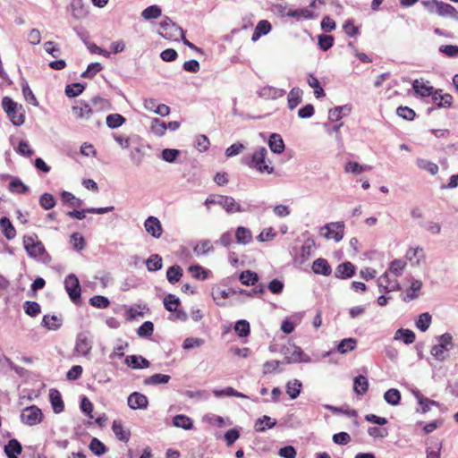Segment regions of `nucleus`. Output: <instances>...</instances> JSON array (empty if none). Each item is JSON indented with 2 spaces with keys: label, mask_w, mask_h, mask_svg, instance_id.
Listing matches in <instances>:
<instances>
[{
  "label": "nucleus",
  "mask_w": 458,
  "mask_h": 458,
  "mask_svg": "<svg viewBox=\"0 0 458 458\" xmlns=\"http://www.w3.org/2000/svg\"><path fill=\"white\" fill-rule=\"evenodd\" d=\"M267 153L265 147H259L251 155L244 156L242 158V163L259 173L271 174L274 173V167L270 165L269 161L267 162Z\"/></svg>",
  "instance_id": "f257e3e1"
},
{
  "label": "nucleus",
  "mask_w": 458,
  "mask_h": 458,
  "mask_svg": "<svg viewBox=\"0 0 458 458\" xmlns=\"http://www.w3.org/2000/svg\"><path fill=\"white\" fill-rule=\"evenodd\" d=\"M23 245L28 255L40 262L47 264L51 261L50 255L47 252L45 246L39 241H37V235L25 236Z\"/></svg>",
  "instance_id": "f03ea898"
},
{
  "label": "nucleus",
  "mask_w": 458,
  "mask_h": 458,
  "mask_svg": "<svg viewBox=\"0 0 458 458\" xmlns=\"http://www.w3.org/2000/svg\"><path fill=\"white\" fill-rule=\"evenodd\" d=\"M282 353L287 363L311 362L309 355L304 353L301 347L294 344H288L282 348Z\"/></svg>",
  "instance_id": "7ed1b4c3"
},
{
  "label": "nucleus",
  "mask_w": 458,
  "mask_h": 458,
  "mask_svg": "<svg viewBox=\"0 0 458 458\" xmlns=\"http://www.w3.org/2000/svg\"><path fill=\"white\" fill-rule=\"evenodd\" d=\"M158 33L166 39L178 40L184 33L183 30L166 17L159 26Z\"/></svg>",
  "instance_id": "20e7f679"
},
{
  "label": "nucleus",
  "mask_w": 458,
  "mask_h": 458,
  "mask_svg": "<svg viewBox=\"0 0 458 458\" xmlns=\"http://www.w3.org/2000/svg\"><path fill=\"white\" fill-rule=\"evenodd\" d=\"M42 418L43 414L41 410L35 405L26 407L22 410L21 414V421L28 426H35L40 423Z\"/></svg>",
  "instance_id": "39448f33"
},
{
  "label": "nucleus",
  "mask_w": 458,
  "mask_h": 458,
  "mask_svg": "<svg viewBox=\"0 0 458 458\" xmlns=\"http://www.w3.org/2000/svg\"><path fill=\"white\" fill-rule=\"evenodd\" d=\"M64 288L70 299L76 303L81 298V285L78 277L74 274H70L65 277Z\"/></svg>",
  "instance_id": "423d86ee"
},
{
  "label": "nucleus",
  "mask_w": 458,
  "mask_h": 458,
  "mask_svg": "<svg viewBox=\"0 0 458 458\" xmlns=\"http://www.w3.org/2000/svg\"><path fill=\"white\" fill-rule=\"evenodd\" d=\"M320 235L339 242L344 236V225L341 223H330L320 229Z\"/></svg>",
  "instance_id": "0eeeda50"
},
{
  "label": "nucleus",
  "mask_w": 458,
  "mask_h": 458,
  "mask_svg": "<svg viewBox=\"0 0 458 458\" xmlns=\"http://www.w3.org/2000/svg\"><path fill=\"white\" fill-rule=\"evenodd\" d=\"M377 286L380 293H388L400 289V284L396 278H391L388 272H385L377 278Z\"/></svg>",
  "instance_id": "6e6552de"
},
{
  "label": "nucleus",
  "mask_w": 458,
  "mask_h": 458,
  "mask_svg": "<svg viewBox=\"0 0 458 458\" xmlns=\"http://www.w3.org/2000/svg\"><path fill=\"white\" fill-rule=\"evenodd\" d=\"M405 259L409 260L413 267L421 266L426 260V252L420 246L410 247L405 253Z\"/></svg>",
  "instance_id": "1a4fd4ad"
},
{
  "label": "nucleus",
  "mask_w": 458,
  "mask_h": 458,
  "mask_svg": "<svg viewBox=\"0 0 458 458\" xmlns=\"http://www.w3.org/2000/svg\"><path fill=\"white\" fill-rule=\"evenodd\" d=\"M114 208L113 206L106 207V208H86V209H82V210L69 211V212H67V216L72 218L82 220L85 218L86 213L102 215V214H106V213H108V212L114 210Z\"/></svg>",
  "instance_id": "9d476101"
},
{
  "label": "nucleus",
  "mask_w": 458,
  "mask_h": 458,
  "mask_svg": "<svg viewBox=\"0 0 458 458\" xmlns=\"http://www.w3.org/2000/svg\"><path fill=\"white\" fill-rule=\"evenodd\" d=\"M146 231L154 238L158 239L163 233L160 221L156 216H148L144 223Z\"/></svg>",
  "instance_id": "9b49d317"
},
{
  "label": "nucleus",
  "mask_w": 458,
  "mask_h": 458,
  "mask_svg": "<svg viewBox=\"0 0 458 458\" xmlns=\"http://www.w3.org/2000/svg\"><path fill=\"white\" fill-rule=\"evenodd\" d=\"M127 403L132 410L146 409L148 405V401L146 395L139 392H133L128 396Z\"/></svg>",
  "instance_id": "f8f14e48"
},
{
  "label": "nucleus",
  "mask_w": 458,
  "mask_h": 458,
  "mask_svg": "<svg viewBox=\"0 0 458 458\" xmlns=\"http://www.w3.org/2000/svg\"><path fill=\"white\" fill-rule=\"evenodd\" d=\"M219 206L227 213L242 212V207L233 197L221 195Z\"/></svg>",
  "instance_id": "ddd939ff"
},
{
  "label": "nucleus",
  "mask_w": 458,
  "mask_h": 458,
  "mask_svg": "<svg viewBox=\"0 0 458 458\" xmlns=\"http://www.w3.org/2000/svg\"><path fill=\"white\" fill-rule=\"evenodd\" d=\"M91 342L85 334H80L77 336L75 351L83 355L87 356L91 350Z\"/></svg>",
  "instance_id": "4468645a"
},
{
  "label": "nucleus",
  "mask_w": 458,
  "mask_h": 458,
  "mask_svg": "<svg viewBox=\"0 0 458 458\" xmlns=\"http://www.w3.org/2000/svg\"><path fill=\"white\" fill-rule=\"evenodd\" d=\"M125 364L134 369L148 368L149 361L140 355H128L124 360Z\"/></svg>",
  "instance_id": "2eb2a0df"
},
{
  "label": "nucleus",
  "mask_w": 458,
  "mask_h": 458,
  "mask_svg": "<svg viewBox=\"0 0 458 458\" xmlns=\"http://www.w3.org/2000/svg\"><path fill=\"white\" fill-rule=\"evenodd\" d=\"M72 15L74 19L79 20L87 16L88 6L82 0H72L71 4Z\"/></svg>",
  "instance_id": "dca6fc26"
},
{
  "label": "nucleus",
  "mask_w": 458,
  "mask_h": 458,
  "mask_svg": "<svg viewBox=\"0 0 458 458\" xmlns=\"http://www.w3.org/2000/svg\"><path fill=\"white\" fill-rule=\"evenodd\" d=\"M272 26L267 20H261L258 22L254 32L251 37L253 42L258 41L261 36L267 35L270 32Z\"/></svg>",
  "instance_id": "f3484780"
},
{
  "label": "nucleus",
  "mask_w": 458,
  "mask_h": 458,
  "mask_svg": "<svg viewBox=\"0 0 458 458\" xmlns=\"http://www.w3.org/2000/svg\"><path fill=\"white\" fill-rule=\"evenodd\" d=\"M285 91L282 89L275 88L272 86H266L260 89L259 95L261 98L267 99H276L284 95Z\"/></svg>",
  "instance_id": "a211bd4d"
},
{
  "label": "nucleus",
  "mask_w": 458,
  "mask_h": 458,
  "mask_svg": "<svg viewBox=\"0 0 458 458\" xmlns=\"http://www.w3.org/2000/svg\"><path fill=\"white\" fill-rule=\"evenodd\" d=\"M344 125V122L342 123H332V122H327L324 123V128L327 134L331 137H334L335 140L338 141L339 144H341V129Z\"/></svg>",
  "instance_id": "6ab92c4d"
},
{
  "label": "nucleus",
  "mask_w": 458,
  "mask_h": 458,
  "mask_svg": "<svg viewBox=\"0 0 458 458\" xmlns=\"http://www.w3.org/2000/svg\"><path fill=\"white\" fill-rule=\"evenodd\" d=\"M437 13L440 16H448L452 18H458V12L449 4L438 1L437 4Z\"/></svg>",
  "instance_id": "aec40b11"
},
{
  "label": "nucleus",
  "mask_w": 458,
  "mask_h": 458,
  "mask_svg": "<svg viewBox=\"0 0 458 458\" xmlns=\"http://www.w3.org/2000/svg\"><path fill=\"white\" fill-rule=\"evenodd\" d=\"M268 146L272 152L276 154H281L284 150V143L282 137L277 133H272L269 140Z\"/></svg>",
  "instance_id": "412c9836"
},
{
  "label": "nucleus",
  "mask_w": 458,
  "mask_h": 458,
  "mask_svg": "<svg viewBox=\"0 0 458 458\" xmlns=\"http://www.w3.org/2000/svg\"><path fill=\"white\" fill-rule=\"evenodd\" d=\"M73 114L81 119H89L90 114L93 113L89 106L85 102H79L72 106Z\"/></svg>",
  "instance_id": "4be33fe9"
},
{
  "label": "nucleus",
  "mask_w": 458,
  "mask_h": 458,
  "mask_svg": "<svg viewBox=\"0 0 458 458\" xmlns=\"http://www.w3.org/2000/svg\"><path fill=\"white\" fill-rule=\"evenodd\" d=\"M276 425V420L269 416L264 415L259 418L255 422V430L257 432H264L266 429L272 428Z\"/></svg>",
  "instance_id": "5701e85b"
},
{
  "label": "nucleus",
  "mask_w": 458,
  "mask_h": 458,
  "mask_svg": "<svg viewBox=\"0 0 458 458\" xmlns=\"http://www.w3.org/2000/svg\"><path fill=\"white\" fill-rule=\"evenodd\" d=\"M414 91L421 96H430L433 92V87L428 82H424L422 80H415L412 84Z\"/></svg>",
  "instance_id": "b1692460"
},
{
  "label": "nucleus",
  "mask_w": 458,
  "mask_h": 458,
  "mask_svg": "<svg viewBox=\"0 0 458 458\" xmlns=\"http://www.w3.org/2000/svg\"><path fill=\"white\" fill-rule=\"evenodd\" d=\"M0 228L7 240H13L16 236V230L11 221L4 216L0 219Z\"/></svg>",
  "instance_id": "393cba45"
},
{
  "label": "nucleus",
  "mask_w": 458,
  "mask_h": 458,
  "mask_svg": "<svg viewBox=\"0 0 458 458\" xmlns=\"http://www.w3.org/2000/svg\"><path fill=\"white\" fill-rule=\"evenodd\" d=\"M235 239L239 244H249L252 241L250 230L243 226H239L235 231Z\"/></svg>",
  "instance_id": "a878e982"
},
{
  "label": "nucleus",
  "mask_w": 458,
  "mask_h": 458,
  "mask_svg": "<svg viewBox=\"0 0 458 458\" xmlns=\"http://www.w3.org/2000/svg\"><path fill=\"white\" fill-rule=\"evenodd\" d=\"M394 339L410 344L415 341V334L410 329L400 328L395 332Z\"/></svg>",
  "instance_id": "bb28decb"
},
{
  "label": "nucleus",
  "mask_w": 458,
  "mask_h": 458,
  "mask_svg": "<svg viewBox=\"0 0 458 458\" xmlns=\"http://www.w3.org/2000/svg\"><path fill=\"white\" fill-rule=\"evenodd\" d=\"M302 101V90L300 88H293L288 94V107L293 110Z\"/></svg>",
  "instance_id": "cd10ccee"
},
{
  "label": "nucleus",
  "mask_w": 458,
  "mask_h": 458,
  "mask_svg": "<svg viewBox=\"0 0 458 458\" xmlns=\"http://www.w3.org/2000/svg\"><path fill=\"white\" fill-rule=\"evenodd\" d=\"M412 394L418 400V403L420 406V411L423 413L428 412L430 410L431 405H437V402L424 397L418 390H412Z\"/></svg>",
  "instance_id": "c85d7f7f"
},
{
  "label": "nucleus",
  "mask_w": 458,
  "mask_h": 458,
  "mask_svg": "<svg viewBox=\"0 0 458 458\" xmlns=\"http://www.w3.org/2000/svg\"><path fill=\"white\" fill-rule=\"evenodd\" d=\"M49 397L54 411L55 413L62 412L64 405L60 393L55 389H52L50 390Z\"/></svg>",
  "instance_id": "c756f323"
},
{
  "label": "nucleus",
  "mask_w": 458,
  "mask_h": 458,
  "mask_svg": "<svg viewBox=\"0 0 458 458\" xmlns=\"http://www.w3.org/2000/svg\"><path fill=\"white\" fill-rule=\"evenodd\" d=\"M312 270L316 274L328 276L331 273V267L328 262L324 259H318L313 262Z\"/></svg>",
  "instance_id": "7c9ffc66"
},
{
  "label": "nucleus",
  "mask_w": 458,
  "mask_h": 458,
  "mask_svg": "<svg viewBox=\"0 0 458 458\" xmlns=\"http://www.w3.org/2000/svg\"><path fill=\"white\" fill-rule=\"evenodd\" d=\"M173 425L176 428H182L189 430L193 428V423L191 418L186 415L179 414L174 417Z\"/></svg>",
  "instance_id": "2f4dec72"
},
{
  "label": "nucleus",
  "mask_w": 458,
  "mask_h": 458,
  "mask_svg": "<svg viewBox=\"0 0 458 458\" xmlns=\"http://www.w3.org/2000/svg\"><path fill=\"white\" fill-rule=\"evenodd\" d=\"M406 262L403 259H394L388 267V273L395 277L401 276L406 267Z\"/></svg>",
  "instance_id": "473e14b6"
},
{
  "label": "nucleus",
  "mask_w": 458,
  "mask_h": 458,
  "mask_svg": "<svg viewBox=\"0 0 458 458\" xmlns=\"http://www.w3.org/2000/svg\"><path fill=\"white\" fill-rule=\"evenodd\" d=\"M416 164L420 169L428 172L431 175L438 173V165L425 158H417Z\"/></svg>",
  "instance_id": "72a5a7b5"
},
{
  "label": "nucleus",
  "mask_w": 458,
  "mask_h": 458,
  "mask_svg": "<svg viewBox=\"0 0 458 458\" xmlns=\"http://www.w3.org/2000/svg\"><path fill=\"white\" fill-rule=\"evenodd\" d=\"M112 429L116 437L123 442H127L130 437V432L125 430L121 421L114 420L112 425Z\"/></svg>",
  "instance_id": "f704fd0d"
},
{
  "label": "nucleus",
  "mask_w": 458,
  "mask_h": 458,
  "mask_svg": "<svg viewBox=\"0 0 458 458\" xmlns=\"http://www.w3.org/2000/svg\"><path fill=\"white\" fill-rule=\"evenodd\" d=\"M22 452V446L21 443L15 439L13 438L8 441L7 445L4 446V453L8 455H19Z\"/></svg>",
  "instance_id": "c9c22d12"
},
{
  "label": "nucleus",
  "mask_w": 458,
  "mask_h": 458,
  "mask_svg": "<svg viewBox=\"0 0 458 458\" xmlns=\"http://www.w3.org/2000/svg\"><path fill=\"white\" fill-rule=\"evenodd\" d=\"M369 386L368 379L364 376H358L353 380V390L357 394H363Z\"/></svg>",
  "instance_id": "e433bc0d"
},
{
  "label": "nucleus",
  "mask_w": 458,
  "mask_h": 458,
  "mask_svg": "<svg viewBox=\"0 0 458 458\" xmlns=\"http://www.w3.org/2000/svg\"><path fill=\"white\" fill-rule=\"evenodd\" d=\"M171 379V377L169 375L165 374H154L150 377H148L144 379L143 383L144 385L149 386V385H160V384H166Z\"/></svg>",
  "instance_id": "4c0bfd02"
},
{
  "label": "nucleus",
  "mask_w": 458,
  "mask_h": 458,
  "mask_svg": "<svg viewBox=\"0 0 458 458\" xmlns=\"http://www.w3.org/2000/svg\"><path fill=\"white\" fill-rule=\"evenodd\" d=\"M302 384L298 379H293L286 384V393L289 394L291 399H295L301 393Z\"/></svg>",
  "instance_id": "58836bf2"
},
{
  "label": "nucleus",
  "mask_w": 458,
  "mask_h": 458,
  "mask_svg": "<svg viewBox=\"0 0 458 458\" xmlns=\"http://www.w3.org/2000/svg\"><path fill=\"white\" fill-rule=\"evenodd\" d=\"M370 165H361L357 162L345 163V173H352L353 174H360L363 172L370 171Z\"/></svg>",
  "instance_id": "ea45409f"
},
{
  "label": "nucleus",
  "mask_w": 458,
  "mask_h": 458,
  "mask_svg": "<svg viewBox=\"0 0 458 458\" xmlns=\"http://www.w3.org/2000/svg\"><path fill=\"white\" fill-rule=\"evenodd\" d=\"M182 276V269L179 266H172L166 271V278L171 284L180 281Z\"/></svg>",
  "instance_id": "a19ab883"
},
{
  "label": "nucleus",
  "mask_w": 458,
  "mask_h": 458,
  "mask_svg": "<svg viewBox=\"0 0 458 458\" xmlns=\"http://www.w3.org/2000/svg\"><path fill=\"white\" fill-rule=\"evenodd\" d=\"M106 125L111 129L122 126L125 123V118L119 114H111L106 116Z\"/></svg>",
  "instance_id": "79ce46f5"
},
{
  "label": "nucleus",
  "mask_w": 458,
  "mask_h": 458,
  "mask_svg": "<svg viewBox=\"0 0 458 458\" xmlns=\"http://www.w3.org/2000/svg\"><path fill=\"white\" fill-rule=\"evenodd\" d=\"M239 279L242 284L254 285L259 277L257 273L250 270H245L241 273Z\"/></svg>",
  "instance_id": "37998d69"
},
{
  "label": "nucleus",
  "mask_w": 458,
  "mask_h": 458,
  "mask_svg": "<svg viewBox=\"0 0 458 458\" xmlns=\"http://www.w3.org/2000/svg\"><path fill=\"white\" fill-rule=\"evenodd\" d=\"M213 394L216 397L235 396V397H239V398H248L247 395H245L244 394H242L241 392L236 391L235 389H233L231 386H228L223 390H214Z\"/></svg>",
  "instance_id": "c03bdc74"
},
{
  "label": "nucleus",
  "mask_w": 458,
  "mask_h": 458,
  "mask_svg": "<svg viewBox=\"0 0 458 458\" xmlns=\"http://www.w3.org/2000/svg\"><path fill=\"white\" fill-rule=\"evenodd\" d=\"M90 451L98 455L101 456L107 451L106 445L98 440L97 437H93L89 445Z\"/></svg>",
  "instance_id": "a18cd8bd"
},
{
  "label": "nucleus",
  "mask_w": 458,
  "mask_h": 458,
  "mask_svg": "<svg viewBox=\"0 0 458 458\" xmlns=\"http://www.w3.org/2000/svg\"><path fill=\"white\" fill-rule=\"evenodd\" d=\"M146 265L148 271H157L162 268V258L153 254L147 259Z\"/></svg>",
  "instance_id": "49530a36"
},
{
  "label": "nucleus",
  "mask_w": 458,
  "mask_h": 458,
  "mask_svg": "<svg viewBox=\"0 0 458 458\" xmlns=\"http://www.w3.org/2000/svg\"><path fill=\"white\" fill-rule=\"evenodd\" d=\"M70 243L78 251L82 250L86 245L85 239L80 233H73L70 236Z\"/></svg>",
  "instance_id": "de8ad7c7"
},
{
  "label": "nucleus",
  "mask_w": 458,
  "mask_h": 458,
  "mask_svg": "<svg viewBox=\"0 0 458 458\" xmlns=\"http://www.w3.org/2000/svg\"><path fill=\"white\" fill-rule=\"evenodd\" d=\"M151 131L157 136H163L166 131V123L158 118H154L150 126Z\"/></svg>",
  "instance_id": "09e8293b"
},
{
  "label": "nucleus",
  "mask_w": 458,
  "mask_h": 458,
  "mask_svg": "<svg viewBox=\"0 0 458 458\" xmlns=\"http://www.w3.org/2000/svg\"><path fill=\"white\" fill-rule=\"evenodd\" d=\"M384 399L391 405H397L400 403L401 394L397 389L392 388L385 393Z\"/></svg>",
  "instance_id": "8fccbe9b"
},
{
  "label": "nucleus",
  "mask_w": 458,
  "mask_h": 458,
  "mask_svg": "<svg viewBox=\"0 0 458 458\" xmlns=\"http://www.w3.org/2000/svg\"><path fill=\"white\" fill-rule=\"evenodd\" d=\"M161 13L162 11L160 7L157 5H150L142 11L141 16L145 20H152L158 18L161 15Z\"/></svg>",
  "instance_id": "3c124183"
},
{
  "label": "nucleus",
  "mask_w": 458,
  "mask_h": 458,
  "mask_svg": "<svg viewBox=\"0 0 458 458\" xmlns=\"http://www.w3.org/2000/svg\"><path fill=\"white\" fill-rule=\"evenodd\" d=\"M421 287L422 282L420 280H412L410 288L407 290L406 298L404 300H414L418 298L419 294L417 293L420 291Z\"/></svg>",
  "instance_id": "603ef678"
},
{
  "label": "nucleus",
  "mask_w": 458,
  "mask_h": 458,
  "mask_svg": "<svg viewBox=\"0 0 458 458\" xmlns=\"http://www.w3.org/2000/svg\"><path fill=\"white\" fill-rule=\"evenodd\" d=\"M180 300L174 294L169 293L164 299V306L169 311H176Z\"/></svg>",
  "instance_id": "864d4df0"
},
{
  "label": "nucleus",
  "mask_w": 458,
  "mask_h": 458,
  "mask_svg": "<svg viewBox=\"0 0 458 458\" xmlns=\"http://www.w3.org/2000/svg\"><path fill=\"white\" fill-rule=\"evenodd\" d=\"M55 199L50 193H43L39 198V205L42 208L49 210L55 206Z\"/></svg>",
  "instance_id": "5fc2aeb1"
},
{
  "label": "nucleus",
  "mask_w": 458,
  "mask_h": 458,
  "mask_svg": "<svg viewBox=\"0 0 458 458\" xmlns=\"http://www.w3.org/2000/svg\"><path fill=\"white\" fill-rule=\"evenodd\" d=\"M23 308L25 313L30 317H37L41 311L39 304L36 301H27L24 302Z\"/></svg>",
  "instance_id": "6e6d98bb"
},
{
  "label": "nucleus",
  "mask_w": 458,
  "mask_h": 458,
  "mask_svg": "<svg viewBox=\"0 0 458 458\" xmlns=\"http://www.w3.org/2000/svg\"><path fill=\"white\" fill-rule=\"evenodd\" d=\"M230 292L225 289L217 288L212 292L214 301L219 306H225V300L228 298Z\"/></svg>",
  "instance_id": "4d7b16f0"
},
{
  "label": "nucleus",
  "mask_w": 458,
  "mask_h": 458,
  "mask_svg": "<svg viewBox=\"0 0 458 458\" xmlns=\"http://www.w3.org/2000/svg\"><path fill=\"white\" fill-rule=\"evenodd\" d=\"M9 190L15 193H26L29 188L19 178H14L9 183Z\"/></svg>",
  "instance_id": "13d9d810"
},
{
  "label": "nucleus",
  "mask_w": 458,
  "mask_h": 458,
  "mask_svg": "<svg viewBox=\"0 0 458 458\" xmlns=\"http://www.w3.org/2000/svg\"><path fill=\"white\" fill-rule=\"evenodd\" d=\"M430 324L431 316L428 312L420 314L416 321L417 327L422 332H425L429 327Z\"/></svg>",
  "instance_id": "bf43d9fd"
},
{
  "label": "nucleus",
  "mask_w": 458,
  "mask_h": 458,
  "mask_svg": "<svg viewBox=\"0 0 458 458\" xmlns=\"http://www.w3.org/2000/svg\"><path fill=\"white\" fill-rule=\"evenodd\" d=\"M89 303L98 309H106L110 305L109 300L102 295H95L89 299Z\"/></svg>",
  "instance_id": "052dcab7"
},
{
  "label": "nucleus",
  "mask_w": 458,
  "mask_h": 458,
  "mask_svg": "<svg viewBox=\"0 0 458 458\" xmlns=\"http://www.w3.org/2000/svg\"><path fill=\"white\" fill-rule=\"evenodd\" d=\"M85 87L81 83H73L67 85L65 88V94L69 98H74L79 96L84 90Z\"/></svg>",
  "instance_id": "680f3d73"
},
{
  "label": "nucleus",
  "mask_w": 458,
  "mask_h": 458,
  "mask_svg": "<svg viewBox=\"0 0 458 458\" xmlns=\"http://www.w3.org/2000/svg\"><path fill=\"white\" fill-rule=\"evenodd\" d=\"M234 330L239 336H247L250 334V324L247 320H239L234 326Z\"/></svg>",
  "instance_id": "e2e57ef3"
},
{
  "label": "nucleus",
  "mask_w": 458,
  "mask_h": 458,
  "mask_svg": "<svg viewBox=\"0 0 458 458\" xmlns=\"http://www.w3.org/2000/svg\"><path fill=\"white\" fill-rule=\"evenodd\" d=\"M154 325L151 321H145L137 330L140 337H148L153 334Z\"/></svg>",
  "instance_id": "0e129e2a"
},
{
  "label": "nucleus",
  "mask_w": 458,
  "mask_h": 458,
  "mask_svg": "<svg viewBox=\"0 0 458 458\" xmlns=\"http://www.w3.org/2000/svg\"><path fill=\"white\" fill-rule=\"evenodd\" d=\"M102 69H103V66L100 63H98V62L91 63L90 64L88 65L87 70L81 73V77L92 78Z\"/></svg>",
  "instance_id": "69168bd1"
},
{
  "label": "nucleus",
  "mask_w": 458,
  "mask_h": 458,
  "mask_svg": "<svg viewBox=\"0 0 458 458\" xmlns=\"http://www.w3.org/2000/svg\"><path fill=\"white\" fill-rule=\"evenodd\" d=\"M61 198L64 201L69 203L72 207H81L82 205V200L76 198L72 193L69 191H62Z\"/></svg>",
  "instance_id": "338daca9"
},
{
  "label": "nucleus",
  "mask_w": 458,
  "mask_h": 458,
  "mask_svg": "<svg viewBox=\"0 0 458 458\" xmlns=\"http://www.w3.org/2000/svg\"><path fill=\"white\" fill-rule=\"evenodd\" d=\"M180 155V151L174 148H165L162 153V158L168 163H174Z\"/></svg>",
  "instance_id": "774afa93"
}]
</instances>
